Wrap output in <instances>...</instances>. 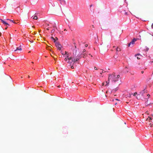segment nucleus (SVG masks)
<instances>
[{"label":"nucleus","instance_id":"nucleus-46","mask_svg":"<svg viewBox=\"0 0 153 153\" xmlns=\"http://www.w3.org/2000/svg\"><path fill=\"white\" fill-rule=\"evenodd\" d=\"M31 63H33V62H31Z\"/></svg>","mask_w":153,"mask_h":153},{"label":"nucleus","instance_id":"nucleus-40","mask_svg":"<svg viewBox=\"0 0 153 153\" xmlns=\"http://www.w3.org/2000/svg\"><path fill=\"white\" fill-rule=\"evenodd\" d=\"M117 77H118V76H120V75H117Z\"/></svg>","mask_w":153,"mask_h":153},{"label":"nucleus","instance_id":"nucleus-6","mask_svg":"<svg viewBox=\"0 0 153 153\" xmlns=\"http://www.w3.org/2000/svg\"><path fill=\"white\" fill-rule=\"evenodd\" d=\"M148 92V91H147L146 90H145V89H144V90H142V91H141L140 93V94H139V95H141V96H143V94H144L145 93H147Z\"/></svg>","mask_w":153,"mask_h":153},{"label":"nucleus","instance_id":"nucleus-12","mask_svg":"<svg viewBox=\"0 0 153 153\" xmlns=\"http://www.w3.org/2000/svg\"><path fill=\"white\" fill-rule=\"evenodd\" d=\"M116 54H117V52L119 51H121V49L120 48H119L118 47L117 48H116Z\"/></svg>","mask_w":153,"mask_h":153},{"label":"nucleus","instance_id":"nucleus-32","mask_svg":"<svg viewBox=\"0 0 153 153\" xmlns=\"http://www.w3.org/2000/svg\"><path fill=\"white\" fill-rule=\"evenodd\" d=\"M2 33L0 32V37L1 36Z\"/></svg>","mask_w":153,"mask_h":153},{"label":"nucleus","instance_id":"nucleus-42","mask_svg":"<svg viewBox=\"0 0 153 153\" xmlns=\"http://www.w3.org/2000/svg\"><path fill=\"white\" fill-rule=\"evenodd\" d=\"M141 72H142V73H143V71H141Z\"/></svg>","mask_w":153,"mask_h":153},{"label":"nucleus","instance_id":"nucleus-14","mask_svg":"<svg viewBox=\"0 0 153 153\" xmlns=\"http://www.w3.org/2000/svg\"><path fill=\"white\" fill-rule=\"evenodd\" d=\"M58 49V50H61V48L62 47V46L60 44V46H58L56 47Z\"/></svg>","mask_w":153,"mask_h":153},{"label":"nucleus","instance_id":"nucleus-49","mask_svg":"<svg viewBox=\"0 0 153 153\" xmlns=\"http://www.w3.org/2000/svg\"><path fill=\"white\" fill-rule=\"evenodd\" d=\"M52 32H53V31H52L51 32V33H52Z\"/></svg>","mask_w":153,"mask_h":153},{"label":"nucleus","instance_id":"nucleus-13","mask_svg":"<svg viewBox=\"0 0 153 153\" xmlns=\"http://www.w3.org/2000/svg\"><path fill=\"white\" fill-rule=\"evenodd\" d=\"M65 61H67V59H68L69 60L70 59V57L69 56V55L67 56H65Z\"/></svg>","mask_w":153,"mask_h":153},{"label":"nucleus","instance_id":"nucleus-35","mask_svg":"<svg viewBox=\"0 0 153 153\" xmlns=\"http://www.w3.org/2000/svg\"><path fill=\"white\" fill-rule=\"evenodd\" d=\"M85 51V49H84L83 50V52H84Z\"/></svg>","mask_w":153,"mask_h":153},{"label":"nucleus","instance_id":"nucleus-20","mask_svg":"<svg viewBox=\"0 0 153 153\" xmlns=\"http://www.w3.org/2000/svg\"><path fill=\"white\" fill-rule=\"evenodd\" d=\"M51 39L54 42L55 41H56L55 39L53 36L51 37Z\"/></svg>","mask_w":153,"mask_h":153},{"label":"nucleus","instance_id":"nucleus-53","mask_svg":"<svg viewBox=\"0 0 153 153\" xmlns=\"http://www.w3.org/2000/svg\"><path fill=\"white\" fill-rule=\"evenodd\" d=\"M107 92H107V91L106 92V93H107Z\"/></svg>","mask_w":153,"mask_h":153},{"label":"nucleus","instance_id":"nucleus-39","mask_svg":"<svg viewBox=\"0 0 153 153\" xmlns=\"http://www.w3.org/2000/svg\"><path fill=\"white\" fill-rule=\"evenodd\" d=\"M60 87V85H59L57 86L58 87Z\"/></svg>","mask_w":153,"mask_h":153},{"label":"nucleus","instance_id":"nucleus-52","mask_svg":"<svg viewBox=\"0 0 153 153\" xmlns=\"http://www.w3.org/2000/svg\"><path fill=\"white\" fill-rule=\"evenodd\" d=\"M115 75L114 76V77H115Z\"/></svg>","mask_w":153,"mask_h":153},{"label":"nucleus","instance_id":"nucleus-9","mask_svg":"<svg viewBox=\"0 0 153 153\" xmlns=\"http://www.w3.org/2000/svg\"><path fill=\"white\" fill-rule=\"evenodd\" d=\"M37 14H38V13L36 14L35 13V16H33L31 18H33V19L36 20L38 19V17L37 16Z\"/></svg>","mask_w":153,"mask_h":153},{"label":"nucleus","instance_id":"nucleus-54","mask_svg":"<svg viewBox=\"0 0 153 153\" xmlns=\"http://www.w3.org/2000/svg\"><path fill=\"white\" fill-rule=\"evenodd\" d=\"M50 1H51V0H49Z\"/></svg>","mask_w":153,"mask_h":153},{"label":"nucleus","instance_id":"nucleus-5","mask_svg":"<svg viewBox=\"0 0 153 153\" xmlns=\"http://www.w3.org/2000/svg\"><path fill=\"white\" fill-rule=\"evenodd\" d=\"M22 50V49L21 48V46H20L19 47H17L16 50L14 51L17 53H19V52L20 53Z\"/></svg>","mask_w":153,"mask_h":153},{"label":"nucleus","instance_id":"nucleus-10","mask_svg":"<svg viewBox=\"0 0 153 153\" xmlns=\"http://www.w3.org/2000/svg\"><path fill=\"white\" fill-rule=\"evenodd\" d=\"M60 1V3L62 4H66V1L64 0H58Z\"/></svg>","mask_w":153,"mask_h":153},{"label":"nucleus","instance_id":"nucleus-3","mask_svg":"<svg viewBox=\"0 0 153 153\" xmlns=\"http://www.w3.org/2000/svg\"><path fill=\"white\" fill-rule=\"evenodd\" d=\"M74 58L72 57H70V59L68 60V63H69L70 64L71 66L72 65H73L74 63Z\"/></svg>","mask_w":153,"mask_h":153},{"label":"nucleus","instance_id":"nucleus-1","mask_svg":"<svg viewBox=\"0 0 153 153\" xmlns=\"http://www.w3.org/2000/svg\"><path fill=\"white\" fill-rule=\"evenodd\" d=\"M112 77V80L113 82L116 83L117 84H121V78L120 77Z\"/></svg>","mask_w":153,"mask_h":153},{"label":"nucleus","instance_id":"nucleus-45","mask_svg":"<svg viewBox=\"0 0 153 153\" xmlns=\"http://www.w3.org/2000/svg\"><path fill=\"white\" fill-rule=\"evenodd\" d=\"M152 76H153V73H152Z\"/></svg>","mask_w":153,"mask_h":153},{"label":"nucleus","instance_id":"nucleus-50","mask_svg":"<svg viewBox=\"0 0 153 153\" xmlns=\"http://www.w3.org/2000/svg\"><path fill=\"white\" fill-rule=\"evenodd\" d=\"M115 47H116L115 46H114V48H115Z\"/></svg>","mask_w":153,"mask_h":153},{"label":"nucleus","instance_id":"nucleus-22","mask_svg":"<svg viewBox=\"0 0 153 153\" xmlns=\"http://www.w3.org/2000/svg\"><path fill=\"white\" fill-rule=\"evenodd\" d=\"M146 49L145 50V51H148L149 50V48L147 47L146 46Z\"/></svg>","mask_w":153,"mask_h":153},{"label":"nucleus","instance_id":"nucleus-34","mask_svg":"<svg viewBox=\"0 0 153 153\" xmlns=\"http://www.w3.org/2000/svg\"><path fill=\"white\" fill-rule=\"evenodd\" d=\"M150 96V95L149 94H147V96Z\"/></svg>","mask_w":153,"mask_h":153},{"label":"nucleus","instance_id":"nucleus-21","mask_svg":"<svg viewBox=\"0 0 153 153\" xmlns=\"http://www.w3.org/2000/svg\"><path fill=\"white\" fill-rule=\"evenodd\" d=\"M152 120V119L151 117H149V118H147L146 119V120Z\"/></svg>","mask_w":153,"mask_h":153},{"label":"nucleus","instance_id":"nucleus-4","mask_svg":"<svg viewBox=\"0 0 153 153\" xmlns=\"http://www.w3.org/2000/svg\"><path fill=\"white\" fill-rule=\"evenodd\" d=\"M137 40V39L134 38L128 44V47H130L131 44L133 45L134 44L135 42Z\"/></svg>","mask_w":153,"mask_h":153},{"label":"nucleus","instance_id":"nucleus-36","mask_svg":"<svg viewBox=\"0 0 153 153\" xmlns=\"http://www.w3.org/2000/svg\"><path fill=\"white\" fill-rule=\"evenodd\" d=\"M146 113H147V114H148V111H147L146 112Z\"/></svg>","mask_w":153,"mask_h":153},{"label":"nucleus","instance_id":"nucleus-15","mask_svg":"<svg viewBox=\"0 0 153 153\" xmlns=\"http://www.w3.org/2000/svg\"><path fill=\"white\" fill-rule=\"evenodd\" d=\"M74 46H75V49H74V52H75V53H76V51H77L76 47V46L75 45V43H74Z\"/></svg>","mask_w":153,"mask_h":153},{"label":"nucleus","instance_id":"nucleus-41","mask_svg":"<svg viewBox=\"0 0 153 153\" xmlns=\"http://www.w3.org/2000/svg\"><path fill=\"white\" fill-rule=\"evenodd\" d=\"M116 100H118V101H119L120 100H118V99H116Z\"/></svg>","mask_w":153,"mask_h":153},{"label":"nucleus","instance_id":"nucleus-33","mask_svg":"<svg viewBox=\"0 0 153 153\" xmlns=\"http://www.w3.org/2000/svg\"><path fill=\"white\" fill-rule=\"evenodd\" d=\"M104 71H102V73H105V72H104Z\"/></svg>","mask_w":153,"mask_h":153},{"label":"nucleus","instance_id":"nucleus-51","mask_svg":"<svg viewBox=\"0 0 153 153\" xmlns=\"http://www.w3.org/2000/svg\"><path fill=\"white\" fill-rule=\"evenodd\" d=\"M152 62L153 63V61H152Z\"/></svg>","mask_w":153,"mask_h":153},{"label":"nucleus","instance_id":"nucleus-48","mask_svg":"<svg viewBox=\"0 0 153 153\" xmlns=\"http://www.w3.org/2000/svg\"><path fill=\"white\" fill-rule=\"evenodd\" d=\"M52 32H53V31H52L51 32V33H52Z\"/></svg>","mask_w":153,"mask_h":153},{"label":"nucleus","instance_id":"nucleus-30","mask_svg":"<svg viewBox=\"0 0 153 153\" xmlns=\"http://www.w3.org/2000/svg\"><path fill=\"white\" fill-rule=\"evenodd\" d=\"M105 84V83L104 82H103L102 83V86H103Z\"/></svg>","mask_w":153,"mask_h":153},{"label":"nucleus","instance_id":"nucleus-27","mask_svg":"<svg viewBox=\"0 0 153 153\" xmlns=\"http://www.w3.org/2000/svg\"><path fill=\"white\" fill-rule=\"evenodd\" d=\"M56 39L55 40L56 41L58 40V38L57 37H55Z\"/></svg>","mask_w":153,"mask_h":153},{"label":"nucleus","instance_id":"nucleus-11","mask_svg":"<svg viewBox=\"0 0 153 153\" xmlns=\"http://www.w3.org/2000/svg\"><path fill=\"white\" fill-rule=\"evenodd\" d=\"M54 43H55L56 47L58 46H60V44L59 42H57L56 41H55Z\"/></svg>","mask_w":153,"mask_h":153},{"label":"nucleus","instance_id":"nucleus-18","mask_svg":"<svg viewBox=\"0 0 153 153\" xmlns=\"http://www.w3.org/2000/svg\"><path fill=\"white\" fill-rule=\"evenodd\" d=\"M93 6V4H91V5H90V10L91 11H92V8H91V7H92V6ZM93 10H94V9H93Z\"/></svg>","mask_w":153,"mask_h":153},{"label":"nucleus","instance_id":"nucleus-23","mask_svg":"<svg viewBox=\"0 0 153 153\" xmlns=\"http://www.w3.org/2000/svg\"><path fill=\"white\" fill-rule=\"evenodd\" d=\"M49 50H50V49L52 48L51 47V46H48V47L47 48Z\"/></svg>","mask_w":153,"mask_h":153},{"label":"nucleus","instance_id":"nucleus-28","mask_svg":"<svg viewBox=\"0 0 153 153\" xmlns=\"http://www.w3.org/2000/svg\"><path fill=\"white\" fill-rule=\"evenodd\" d=\"M88 46V45L87 44H85V47H87V46Z\"/></svg>","mask_w":153,"mask_h":153},{"label":"nucleus","instance_id":"nucleus-47","mask_svg":"<svg viewBox=\"0 0 153 153\" xmlns=\"http://www.w3.org/2000/svg\"><path fill=\"white\" fill-rule=\"evenodd\" d=\"M92 27H94V26L93 25H92Z\"/></svg>","mask_w":153,"mask_h":153},{"label":"nucleus","instance_id":"nucleus-19","mask_svg":"<svg viewBox=\"0 0 153 153\" xmlns=\"http://www.w3.org/2000/svg\"><path fill=\"white\" fill-rule=\"evenodd\" d=\"M7 20H9V21H10V22L14 23H16L13 20H11V19H7Z\"/></svg>","mask_w":153,"mask_h":153},{"label":"nucleus","instance_id":"nucleus-44","mask_svg":"<svg viewBox=\"0 0 153 153\" xmlns=\"http://www.w3.org/2000/svg\"><path fill=\"white\" fill-rule=\"evenodd\" d=\"M116 104H117V103H116L115 104V105H116Z\"/></svg>","mask_w":153,"mask_h":153},{"label":"nucleus","instance_id":"nucleus-2","mask_svg":"<svg viewBox=\"0 0 153 153\" xmlns=\"http://www.w3.org/2000/svg\"><path fill=\"white\" fill-rule=\"evenodd\" d=\"M74 59L75 60V61H74V63L71 66V68L73 69L75 67H76V62H78L79 60V58H78V56H77L76 58V59L74 58Z\"/></svg>","mask_w":153,"mask_h":153},{"label":"nucleus","instance_id":"nucleus-43","mask_svg":"<svg viewBox=\"0 0 153 153\" xmlns=\"http://www.w3.org/2000/svg\"><path fill=\"white\" fill-rule=\"evenodd\" d=\"M105 76V75H103L102 76L103 77V76Z\"/></svg>","mask_w":153,"mask_h":153},{"label":"nucleus","instance_id":"nucleus-37","mask_svg":"<svg viewBox=\"0 0 153 153\" xmlns=\"http://www.w3.org/2000/svg\"><path fill=\"white\" fill-rule=\"evenodd\" d=\"M95 70H97V68H96V67H95Z\"/></svg>","mask_w":153,"mask_h":153},{"label":"nucleus","instance_id":"nucleus-17","mask_svg":"<svg viewBox=\"0 0 153 153\" xmlns=\"http://www.w3.org/2000/svg\"><path fill=\"white\" fill-rule=\"evenodd\" d=\"M110 79V78H109L108 79V81H106V84L105 85H108L109 84V80Z\"/></svg>","mask_w":153,"mask_h":153},{"label":"nucleus","instance_id":"nucleus-8","mask_svg":"<svg viewBox=\"0 0 153 153\" xmlns=\"http://www.w3.org/2000/svg\"><path fill=\"white\" fill-rule=\"evenodd\" d=\"M135 57H136L137 56V59H140V58L142 57V55H141L140 53H137L136 54H135Z\"/></svg>","mask_w":153,"mask_h":153},{"label":"nucleus","instance_id":"nucleus-25","mask_svg":"<svg viewBox=\"0 0 153 153\" xmlns=\"http://www.w3.org/2000/svg\"><path fill=\"white\" fill-rule=\"evenodd\" d=\"M61 53H62V55H63H63H64V53H63V51H61Z\"/></svg>","mask_w":153,"mask_h":153},{"label":"nucleus","instance_id":"nucleus-24","mask_svg":"<svg viewBox=\"0 0 153 153\" xmlns=\"http://www.w3.org/2000/svg\"><path fill=\"white\" fill-rule=\"evenodd\" d=\"M77 56H78V58H79V59L81 58V56L80 55L79 56L77 55Z\"/></svg>","mask_w":153,"mask_h":153},{"label":"nucleus","instance_id":"nucleus-7","mask_svg":"<svg viewBox=\"0 0 153 153\" xmlns=\"http://www.w3.org/2000/svg\"><path fill=\"white\" fill-rule=\"evenodd\" d=\"M0 20L1 21V22L5 25V26H10V25L6 21L2 19H0Z\"/></svg>","mask_w":153,"mask_h":153},{"label":"nucleus","instance_id":"nucleus-29","mask_svg":"<svg viewBox=\"0 0 153 153\" xmlns=\"http://www.w3.org/2000/svg\"><path fill=\"white\" fill-rule=\"evenodd\" d=\"M137 94V93L136 92L135 93H134V96H135V95Z\"/></svg>","mask_w":153,"mask_h":153},{"label":"nucleus","instance_id":"nucleus-16","mask_svg":"<svg viewBox=\"0 0 153 153\" xmlns=\"http://www.w3.org/2000/svg\"><path fill=\"white\" fill-rule=\"evenodd\" d=\"M69 55V53L68 52L65 51V54H64V55H63L64 56H66L68 55Z\"/></svg>","mask_w":153,"mask_h":153},{"label":"nucleus","instance_id":"nucleus-38","mask_svg":"<svg viewBox=\"0 0 153 153\" xmlns=\"http://www.w3.org/2000/svg\"><path fill=\"white\" fill-rule=\"evenodd\" d=\"M125 14H126V15H127V12H125Z\"/></svg>","mask_w":153,"mask_h":153},{"label":"nucleus","instance_id":"nucleus-26","mask_svg":"<svg viewBox=\"0 0 153 153\" xmlns=\"http://www.w3.org/2000/svg\"><path fill=\"white\" fill-rule=\"evenodd\" d=\"M108 76L109 77H110L112 75L110 74H108Z\"/></svg>","mask_w":153,"mask_h":153},{"label":"nucleus","instance_id":"nucleus-31","mask_svg":"<svg viewBox=\"0 0 153 153\" xmlns=\"http://www.w3.org/2000/svg\"><path fill=\"white\" fill-rule=\"evenodd\" d=\"M151 27L152 28H153V23L152 24V25Z\"/></svg>","mask_w":153,"mask_h":153}]
</instances>
